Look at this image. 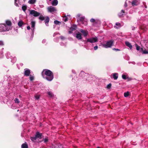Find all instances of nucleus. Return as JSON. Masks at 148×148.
I'll use <instances>...</instances> for the list:
<instances>
[{
	"label": "nucleus",
	"mask_w": 148,
	"mask_h": 148,
	"mask_svg": "<svg viewBox=\"0 0 148 148\" xmlns=\"http://www.w3.org/2000/svg\"><path fill=\"white\" fill-rule=\"evenodd\" d=\"M41 74L43 78L49 81H51L53 78V73L51 71L47 69H43Z\"/></svg>",
	"instance_id": "f257e3e1"
},
{
	"label": "nucleus",
	"mask_w": 148,
	"mask_h": 148,
	"mask_svg": "<svg viewBox=\"0 0 148 148\" xmlns=\"http://www.w3.org/2000/svg\"><path fill=\"white\" fill-rule=\"evenodd\" d=\"M113 43V41L111 40L108 41L106 44H103L102 46L106 48L110 47L112 45Z\"/></svg>",
	"instance_id": "f03ea898"
},
{
	"label": "nucleus",
	"mask_w": 148,
	"mask_h": 148,
	"mask_svg": "<svg viewBox=\"0 0 148 148\" xmlns=\"http://www.w3.org/2000/svg\"><path fill=\"white\" fill-rule=\"evenodd\" d=\"M29 14L33 15L35 17H37L39 16L40 14L34 10H30Z\"/></svg>",
	"instance_id": "7ed1b4c3"
},
{
	"label": "nucleus",
	"mask_w": 148,
	"mask_h": 148,
	"mask_svg": "<svg viewBox=\"0 0 148 148\" xmlns=\"http://www.w3.org/2000/svg\"><path fill=\"white\" fill-rule=\"evenodd\" d=\"M98 40L97 37L92 38H90L88 39L87 40V42L90 43H93L97 42Z\"/></svg>",
	"instance_id": "20e7f679"
},
{
	"label": "nucleus",
	"mask_w": 148,
	"mask_h": 148,
	"mask_svg": "<svg viewBox=\"0 0 148 148\" xmlns=\"http://www.w3.org/2000/svg\"><path fill=\"white\" fill-rule=\"evenodd\" d=\"M47 10L48 11L50 12H54L56 11V10L54 7L50 6L48 7Z\"/></svg>",
	"instance_id": "39448f33"
},
{
	"label": "nucleus",
	"mask_w": 148,
	"mask_h": 148,
	"mask_svg": "<svg viewBox=\"0 0 148 148\" xmlns=\"http://www.w3.org/2000/svg\"><path fill=\"white\" fill-rule=\"evenodd\" d=\"M118 73H115L112 74L111 76L112 78H113L114 80H116L118 78Z\"/></svg>",
	"instance_id": "423d86ee"
},
{
	"label": "nucleus",
	"mask_w": 148,
	"mask_h": 148,
	"mask_svg": "<svg viewBox=\"0 0 148 148\" xmlns=\"http://www.w3.org/2000/svg\"><path fill=\"white\" fill-rule=\"evenodd\" d=\"M139 3V0H133L132 2V4L133 6L136 5Z\"/></svg>",
	"instance_id": "0eeeda50"
},
{
	"label": "nucleus",
	"mask_w": 148,
	"mask_h": 148,
	"mask_svg": "<svg viewBox=\"0 0 148 148\" xmlns=\"http://www.w3.org/2000/svg\"><path fill=\"white\" fill-rule=\"evenodd\" d=\"M80 31L85 37L88 34V31L87 30H85L82 29H81L80 30Z\"/></svg>",
	"instance_id": "6e6552de"
},
{
	"label": "nucleus",
	"mask_w": 148,
	"mask_h": 148,
	"mask_svg": "<svg viewBox=\"0 0 148 148\" xmlns=\"http://www.w3.org/2000/svg\"><path fill=\"white\" fill-rule=\"evenodd\" d=\"M90 21L93 23L92 25L94 26H95V24L98 23L99 21L97 20H95L94 19L92 18L90 20Z\"/></svg>",
	"instance_id": "1a4fd4ad"
},
{
	"label": "nucleus",
	"mask_w": 148,
	"mask_h": 148,
	"mask_svg": "<svg viewBox=\"0 0 148 148\" xmlns=\"http://www.w3.org/2000/svg\"><path fill=\"white\" fill-rule=\"evenodd\" d=\"M30 71L29 69H25L24 72L25 75L26 76H29L30 74Z\"/></svg>",
	"instance_id": "9d476101"
},
{
	"label": "nucleus",
	"mask_w": 148,
	"mask_h": 148,
	"mask_svg": "<svg viewBox=\"0 0 148 148\" xmlns=\"http://www.w3.org/2000/svg\"><path fill=\"white\" fill-rule=\"evenodd\" d=\"M35 136L37 138L41 139L42 138V133H40L39 132H37L35 135Z\"/></svg>",
	"instance_id": "9b49d317"
},
{
	"label": "nucleus",
	"mask_w": 148,
	"mask_h": 148,
	"mask_svg": "<svg viewBox=\"0 0 148 148\" xmlns=\"http://www.w3.org/2000/svg\"><path fill=\"white\" fill-rule=\"evenodd\" d=\"M45 22L47 26L48 25V23L49 22V18L48 16L45 17Z\"/></svg>",
	"instance_id": "f8f14e48"
},
{
	"label": "nucleus",
	"mask_w": 148,
	"mask_h": 148,
	"mask_svg": "<svg viewBox=\"0 0 148 148\" xmlns=\"http://www.w3.org/2000/svg\"><path fill=\"white\" fill-rule=\"evenodd\" d=\"M125 45L127 46L130 49H132V46L131 43L128 42H125Z\"/></svg>",
	"instance_id": "ddd939ff"
},
{
	"label": "nucleus",
	"mask_w": 148,
	"mask_h": 148,
	"mask_svg": "<svg viewBox=\"0 0 148 148\" xmlns=\"http://www.w3.org/2000/svg\"><path fill=\"white\" fill-rule=\"evenodd\" d=\"M76 37L78 39H81L82 38L81 34L79 33H78L76 34Z\"/></svg>",
	"instance_id": "4468645a"
},
{
	"label": "nucleus",
	"mask_w": 148,
	"mask_h": 148,
	"mask_svg": "<svg viewBox=\"0 0 148 148\" xmlns=\"http://www.w3.org/2000/svg\"><path fill=\"white\" fill-rule=\"evenodd\" d=\"M58 3V1L57 0H54L52 3L53 5L56 6V5Z\"/></svg>",
	"instance_id": "2eb2a0df"
},
{
	"label": "nucleus",
	"mask_w": 148,
	"mask_h": 148,
	"mask_svg": "<svg viewBox=\"0 0 148 148\" xmlns=\"http://www.w3.org/2000/svg\"><path fill=\"white\" fill-rule=\"evenodd\" d=\"M21 148H28L27 145L26 143L22 144Z\"/></svg>",
	"instance_id": "dca6fc26"
},
{
	"label": "nucleus",
	"mask_w": 148,
	"mask_h": 148,
	"mask_svg": "<svg viewBox=\"0 0 148 148\" xmlns=\"http://www.w3.org/2000/svg\"><path fill=\"white\" fill-rule=\"evenodd\" d=\"M36 1V0H29L28 1V3L30 4H34Z\"/></svg>",
	"instance_id": "f3484780"
},
{
	"label": "nucleus",
	"mask_w": 148,
	"mask_h": 148,
	"mask_svg": "<svg viewBox=\"0 0 148 148\" xmlns=\"http://www.w3.org/2000/svg\"><path fill=\"white\" fill-rule=\"evenodd\" d=\"M23 24V22L22 21H19L18 23V25L20 27H21Z\"/></svg>",
	"instance_id": "a211bd4d"
},
{
	"label": "nucleus",
	"mask_w": 148,
	"mask_h": 148,
	"mask_svg": "<svg viewBox=\"0 0 148 148\" xmlns=\"http://www.w3.org/2000/svg\"><path fill=\"white\" fill-rule=\"evenodd\" d=\"M45 17L43 16L42 15H40L39 19L41 21H42L45 20Z\"/></svg>",
	"instance_id": "6ab92c4d"
},
{
	"label": "nucleus",
	"mask_w": 148,
	"mask_h": 148,
	"mask_svg": "<svg viewBox=\"0 0 148 148\" xmlns=\"http://www.w3.org/2000/svg\"><path fill=\"white\" fill-rule=\"evenodd\" d=\"M84 20L85 18L84 17H81L79 18V20H78L82 23Z\"/></svg>",
	"instance_id": "aec40b11"
},
{
	"label": "nucleus",
	"mask_w": 148,
	"mask_h": 148,
	"mask_svg": "<svg viewBox=\"0 0 148 148\" xmlns=\"http://www.w3.org/2000/svg\"><path fill=\"white\" fill-rule=\"evenodd\" d=\"M125 13V11L124 10H122L121 11V12L119 14V16L120 17L122 16L123 15V14Z\"/></svg>",
	"instance_id": "412c9836"
},
{
	"label": "nucleus",
	"mask_w": 148,
	"mask_h": 148,
	"mask_svg": "<svg viewBox=\"0 0 148 148\" xmlns=\"http://www.w3.org/2000/svg\"><path fill=\"white\" fill-rule=\"evenodd\" d=\"M75 29L73 27H71L70 30L69 31V34H71L73 32Z\"/></svg>",
	"instance_id": "4be33fe9"
},
{
	"label": "nucleus",
	"mask_w": 148,
	"mask_h": 148,
	"mask_svg": "<svg viewBox=\"0 0 148 148\" xmlns=\"http://www.w3.org/2000/svg\"><path fill=\"white\" fill-rule=\"evenodd\" d=\"M31 27L32 28H33V29H34V27H35V22L34 21H32L31 22Z\"/></svg>",
	"instance_id": "5701e85b"
},
{
	"label": "nucleus",
	"mask_w": 148,
	"mask_h": 148,
	"mask_svg": "<svg viewBox=\"0 0 148 148\" xmlns=\"http://www.w3.org/2000/svg\"><path fill=\"white\" fill-rule=\"evenodd\" d=\"M27 7L26 5H23L22 6V9L23 11L25 12V10H26L27 9Z\"/></svg>",
	"instance_id": "b1692460"
},
{
	"label": "nucleus",
	"mask_w": 148,
	"mask_h": 148,
	"mask_svg": "<svg viewBox=\"0 0 148 148\" xmlns=\"http://www.w3.org/2000/svg\"><path fill=\"white\" fill-rule=\"evenodd\" d=\"M30 139L32 141H35L37 139V138L35 136L34 137H30Z\"/></svg>",
	"instance_id": "393cba45"
},
{
	"label": "nucleus",
	"mask_w": 148,
	"mask_h": 148,
	"mask_svg": "<svg viewBox=\"0 0 148 148\" xmlns=\"http://www.w3.org/2000/svg\"><path fill=\"white\" fill-rule=\"evenodd\" d=\"M129 93L128 91L125 92L124 93V96L125 97H127L129 95Z\"/></svg>",
	"instance_id": "a878e982"
},
{
	"label": "nucleus",
	"mask_w": 148,
	"mask_h": 148,
	"mask_svg": "<svg viewBox=\"0 0 148 148\" xmlns=\"http://www.w3.org/2000/svg\"><path fill=\"white\" fill-rule=\"evenodd\" d=\"M143 54H148V49L147 50H145L144 51H143L142 52Z\"/></svg>",
	"instance_id": "bb28decb"
},
{
	"label": "nucleus",
	"mask_w": 148,
	"mask_h": 148,
	"mask_svg": "<svg viewBox=\"0 0 148 148\" xmlns=\"http://www.w3.org/2000/svg\"><path fill=\"white\" fill-rule=\"evenodd\" d=\"M63 20L64 22H66L68 21V18L66 16H64L63 17Z\"/></svg>",
	"instance_id": "cd10ccee"
},
{
	"label": "nucleus",
	"mask_w": 148,
	"mask_h": 148,
	"mask_svg": "<svg viewBox=\"0 0 148 148\" xmlns=\"http://www.w3.org/2000/svg\"><path fill=\"white\" fill-rule=\"evenodd\" d=\"M135 46L136 47V50L138 51L140 49V47L138 46L137 44H135Z\"/></svg>",
	"instance_id": "c85d7f7f"
},
{
	"label": "nucleus",
	"mask_w": 148,
	"mask_h": 148,
	"mask_svg": "<svg viewBox=\"0 0 148 148\" xmlns=\"http://www.w3.org/2000/svg\"><path fill=\"white\" fill-rule=\"evenodd\" d=\"M82 23L85 25H87V22L85 19Z\"/></svg>",
	"instance_id": "c756f323"
},
{
	"label": "nucleus",
	"mask_w": 148,
	"mask_h": 148,
	"mask_svg": "<svg viewBox=\"0 0 148 148\" xmlns=\"http://www.w3.org/2000/svg\"><path fill=\"white\" fill-rule=\"evenodd\" d=\"M34 97L36 99H38L40 98V95H36Z\"/></svg>",
	"instance_id": "7c9ffc66"
},
{
	"label": "nucleus",
	"mask_w": 148,
	"mask_h": 148,
	"mask_svg": "<svg viewBox=\"0 0 148 148\" xmlns=\"http://www.w3.org/2000/svg\"><path fill=\"white\" fill-rule=\"evenodd\" d=\"M15 102L16 103H19V99L17 98H15L14 100Z\"/></svg>",
	"instance_id": "2f4dec72"
},
{
	"label": "nucleus",
	"mask_w": 148,
	"mask_h": 148,
	"mask_svg": "<svg viewBox=\"0 0 148 148\" xmlns=\"http://www.w3.org/2000/svg\"><path fill=\"white\" fill-rule=\"evenodd\" d=\"M48 95L51 97H53V94L50 92H47Z\"/></svg>",
	"instance_id": "473e14b6"
},
{
	"label": "nucleus",
	"mask_w": 148,
	"mask_h": 148,
	"mask_svg": "<svg viewBox=\"0 0 148 148\" xmlns=\"http://www.w3.org/2000/svg\"><path fill=\"white\" fill-rule=\"evenodd\" d=\"M54 23L55 24H56V25H58V24H59L60 23V22L59 21L56 20V21H54Z\"/></svg>",
	"instance_id": "72a5a7b5"
},
{
	"label": "nucleus",
	"mask_w": 148,
	"mask_h": 148,
	"mask_svg": "<svg viewBox=\"0 0 148 148\" xmlns=\"http://www.w3.org/2000/svg\"><path fill=\"white\" fill-rule=\"evenodd\" d=\"M122 77L124 79H125L127 78L126 75H122Z\"/></svg>",
	"instance_id": "f704fd0d"
},
{
	"label": "nucleus",
	"mask_w": 148,
	"mask_h": 148,
	"mask_svg": "<svg viewBox=\"0 0 148 148\" xmlns=\"http://www.w3.org/2000/svg\"><path fill=\"white\" fill-rule=\"evenodd\" d=\"M48 141V139L47 138H46L44 139V142L45 143H47Z\"/></svg>",
	"instance_id": "c9c22d12"
},
{
	"label": "nucleus",
	"mask_w": 148,
	"mask_h": 148,
	"mask_svg": "<svg viewBox=\"0 0 148 148\" xmlns=\"http://www.w3.org/2000/svg\"><path fill=\"white\" fill-rule=\"evenodd\" d=\"M116 26H118L119 27H120L121 26V24L120 23H117L116 24Z\"/></svg>",
	"instance_id": "e433bc0d"
},
{
	"label": "nucleus",
	"mask_w": 148,
	"mask_h": 148,
	"mask_svg": "<svg viewBox=\"0 0 148 148\" xmlns=\"http://www.w3.org/2000/svg\"><path fill=\"white\" fill-rule=\"evenodd\" d=\"M111 86V84H110L107 85V87L109 89L110 88Z\"/></svg>",
	"instance_id": "4c0bfd02"
},
{
	"label": "nucleus",
	"mask_w": 148,
	"mask_h": 148,
	"mask_svg": "<svg viewBox=\"0 0 148 148\" xmlns=\"http://www.w3.org/2000/svg\"><path fill=\"white\" fill-rule=\"evenodd\" d=\"M29 78H30V80L31 81H32L34 79V77L33 76H30Z\"/></svg>",
	"instance_id": "58836bf2"
},
{
	"label": "nucleus",
	"mask_w": 148,
	"mask_h": 148,
	"mask_svg": "<svg viewBox=\"0 0 148 148\" xmlns=\"http://www.w3.org/2000/svg\"><path fill=\"white\" fill-rule=\"evenodd\" d=\"M6 24L7 25H9V21L8 20L6 21Z\"/></svg>",
	"instance_id": "ea45409f"
},
{
	"label": "nucleus",
	"mask_w": 148,
	"mask_h": 148,
	"mask_svg": "<svg viewBox=\"0 0 148 148\" xmlns=\"http://www.w3.org/2000/svg\"><path fill=\"white\" fill-rule=\"evenodd\" d=\"M113 50H115L116 51H120V50L119 49H115V48H113Z\"/></svg>",
	"instance_id": "a19ab883"
},
{
	"label": "nucleus",
	"mask_w": 148,
	"mask_h": 148,
	"mask_svg": "<svg viewBox=\"0 0 148 148\" xmlns=\"http://www.w3.org/2000/svg\"><path fill=\"white\" fill-rule=\"evenodd\" d=\"M98 48V46H96L94 47V49L95 50H97Z\"/></svg>",
	"instance_id": "79ce46f5"
},
{
	"label": "nucleus",
	"mask_w": 148,
	"mask_h": 148,
	"mask_svg": "<svg viewBox=\"0 0 148 148\" xmlns=\"http://www.w3.org/2000/svg\"><path fill=\"white\" fill-rule=\"evenodd\" d=\"M3 45V42L1 41H0V45Z\"/></svg>",
	"instance_id": "37998d69"
},
{
	"label": "nucleus",
	"mask_w": 148,
	"mask_h": 148,
	"mask_svg": "<svg viewBox=\"0 0 148 148\" xmlns=\"http://www.w3.org/2000/svg\"><path fill=\"white\" fill-rule=\"evenodd\" d=\"M27 29L28 30H29L30 29V27L29 26H28L27 27Z\"/></svg>",
	"instance_id": "c03bdc74"
},
{
	"label": "nucleus",
	"mask_w": 148,
	"mask_h": 148,
	"mask_svg": "<svg viewBox=\"0 0 148 148\" xmlns=\"http://www.w3.org/2000/svg\"><path fill=\"white\" fill-rule=\"evenodd\" d=\"M61 38L62 39H64V38L63 37H61Z\"/></svg>",
	"instance_id": "a18cd8bd"
},
{
	"label": "nucleus",
	"mask_w": 148,
	"mask_h": 148,
	"mask_svg": "<svg viewBox=\"0 0 148 148\" xmlns=\"http://www.w3.org/2000/svg\"><path fill=\"white\" fill-rule=\"evenodd\" d=\"M17 0H15L14 2H15V3H16V2H17Z\"/></svg>",
	"instance_id": "49530a36"
},
{
	"label": "nucleus",
	"mask_w": 148,
	"mask_h": 148,
	"mask_svg": "<svg viewBox=\"0 0 148 148\" xmlns=\"http://www.w3.org/2000/svg\"><path fill=\"white\" fill-rule=\"evenodd\" d=\"M141 50L142 51V52L143 51H144V50H143V48H141Z\"/></svg>",
	"instance_id": "de8ad7c7"
},
{
	"label": "nucleus",
	"mask_w": 148,
	"mask_h": 148,
	"mask_svg": "<svg viewBox=\"0 0 148 148\" xmlns=\"http://www.w3.org/2000/svg\"><path fill=\"white\" fill-rule=\"evenodd\" d=\"M4 26L5 27V28L6 27V25L5 24L4 25Z\"/></svg>",
	"instance_id": "09e8293b"
},
{
	"label": "nucleus",
	"mask_w": 148,
	"mask_h": 148,
	"mask_svg": "<svg viewBox=\"0 0 148 148\" xmlns=\"http://www.w3.org/2000/svg\"><path fill=\"white\" fill-rule=\"evenodd\" d=\"M10 26L11 25V23L10 21Z\"/></svg>",
	"instance_id": "8fccbe9b"
},
{
	"label": "nucleus",
	"mask_w": 148,
	"mask_h": 148,
	"mask_svg": "<svg viewBox=\"0 0 148 148\" xmlns=\"http://www.w3.org/2000/svg\"><path fill=\"white\" fill-rule=\"evenodd\" d=\"M125 4H126V3H125ZM125 6L126 7V6H127V4H125Z\"/></svg>",
	"instance_id": "3c124183"
},
{
	"label": "nucleus",
	"mask_w": 148,
	"mask_h": 148,
	"mask_svg": "<svg viewBox=\"0 0 148 148\" xmlns=\"http://www.w3.org/2000/svg\"><path fill=\"white\" fill-rule=\"evenodd\" d=\"M114 27H115L116 28H117V27L116 26H115Z\"/></svg>",
	"instance_id": "603ef678"
},
{
	"label": "nucleus",
	"mask_w": 148,
	"mask_h": 148,
	"mask_svg": "<svg viewBox=\"0 0 148 148\" xmlns=\"http://www.w3.org/2000/svg\"><path fill=\"white\" fill-rule=\"evenodd\" d=\"M6 30H8H8H9V29L8 30V29H6Z\"/></svg>",
	"instance_id": "864d4df0"
},
{
	"label": "nucleus",
	"mask_w": 148,
	"mask_h": 148,
	"mask_svg": "<svg viewBox=\"0 0 148 148\" xmlns=\"http://www.w3.org/2000/svg\"><path fill=\"white\" fill-rule=\"evenodd\" d=\"M97 148H100V147H97Z\"/></svg>",
	"instance_id": "5fc2aeb1"
}]
</instances>
